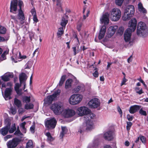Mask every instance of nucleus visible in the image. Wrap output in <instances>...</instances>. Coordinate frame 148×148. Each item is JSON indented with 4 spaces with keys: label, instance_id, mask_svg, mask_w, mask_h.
Masks as SVG:
<instances>
[{
    "label": "nucleus",
    "instance_id": "69168bd1",
    "mask_svg": "<svg viewBox=\"0 0 148 148\" xmlns=\"http://www.w3.org/2000/svg\"><path fill=\"white\" fill-rule=\"evenodd\" d=\"M93 75L95 77H97L98 76V73L97 71H95V72L93 73Z\"/></svg>",
    "mask_w": 148,
    "mask_h": 148
},
{
    "label": "nucleus",
    "instance_id": "c9c22d12",
    "mask_svg": "<svg viewBox=\"0 0 148 148\" xmlns=\"http://www.w3.org/2000/svg\"><path fill=\"white\" fill-rule=\"evenodd\" d=\"M33 105L32 103H27L25 106V108L27 110L31 109L33 108Z\"/></svg>",
    "mask_w": 148,
    "mask_h": 148
},
{
    "label": "nucleus",
    "instance_id": "b1692460",
    "mask_svg": "<svg viewBox=\"0 0 148 148\" xmlns=\"http://www.w3.org/2000/svg\"><path fill=\"white\" fill-rule=\"evenodd\" d=\"M95 114L92 113L90 110L89 113L88 114L86 115L84 117V119L85 121H86L88 119L91 120V119H93L95 117Z\"/></svg>",
    "mask_w": 148,
    "mask_h": 148
},
{
    "label": "nucleus",
    "instance_id": "49530a36",
    "mask_svg": "<svg viewBox=\"0 0 148 148\" xmlns=\"http://www.w3.org/2000/svg\"><path fill=\"white\" fill-rule=\"evenodd\" d=\"M84 86L83 85H79L77 86V87L74 89L75 91L76 92H78L81 89L82 87H83Z\"/></svg>",
    "mask_w": 148,
    "mask_h": 148
},
{
    "label": "nucleus",
    "instance_id": "680f3d73",
    "mask_svg": "<svg viewBox=\"0 0 148 148\" xmlns=\"http://www.w3.org/2000/svg\"><path fill=\"white\" fill-rule=\"evenodd\" d=\"M10 17L12 19L14 20L15 23H17V24L18 23V21L16 19V18L15 16H12V15H11L10 16Z\"/></svg>",
    "mask_w": 148,
    "mask_h": 148
},
{
    "label": "nucleus",
    "instance_id": "bb28decb",
    "mask_svg": "<svg viewBox=\"0 0 148 148\" xmlns=\"http://www.w3.org/2000/svg\"><path fill=\"white\" fill-rule=\"evenodd\" d=\"M27 78L26 75L24 73H22L19 75V80L20 83L21 84L22 83L25 82Z\"/></svg>",
    "mask_w": 148,
    "mask_h": 148
},
{
    "label": "nucleus",
    "instance_id": "a19ab883",
    "mask_svg": "<svg viewBox=\"0 0 148 148\" xmlns=\"http://www.w3.org/2000/svg\"><path fill=\"white\" fill-rule=\"evenodd\" d=\"M136 92L139 95L143 93V90L142 88H140L139 87H136L135 88Z\"/></svg>",
    "mask_w": 148,
    "mask_h": 148
},
{
    "label": "nucleus",
    "instance_id": "79ce46f5",
    "mask_svg": "<svg viewBox=\"0 0 148 148\" xmlns=\"http://www.w3.org/2000/svg\"><path fill=\"white\" fill-rule=\"evenodd\" d=\"M124 0H115V3L116 4L119 6H121Z\"/></svg>",
    "mask_w": 148,
    "mask_h": 148
},
{
    "label": "nucleus",
    "instance_id": "5fc2aeb1",
    "mask_svg": "<svg viewBox=\"0 0 148 148\" xmlns=\"http://www.w3.org/2000/svg\"><path fill=\"white\" fill-rule=\"evenodd\" d=\"M12 136L10 135H8L4 137V140L5 141H7L8 139L11 138Z\"/></svg>",
    "mask_w": 148,
    "mask_h": 148
},
{
    "label": "nucleus",
    "instance_id": "0e129e2a",
    "mask_svg": "<svg viewBox=\"0 0 148 148\" xmlns=\"http://www.w3.org/2000/svg\"><path fill=\"white\" fill-rule=\"evenodd\" d=\"M33 21L36 23L38 22V20L37 17L36 15L33 16Z\"/></svg>",
    "mask_w": 148,
    "mask_h": 148
},
{
    "label": "nucleus",
    "instance_id": "c03bdc74",
    "mask_svg": "<svg viewBox=\"0 0 148 148\" xmlns=\"http://www.w3.org/2000/svg\"><path fill=\"white\" fill-rule=\"evenodd\" d=\"M99 145V143L98 140L95 141L93 143V145H92L91 146V144H89L88 146V147L90 148L93 147H95Z\"/></svg>",
    "mask_w": 148,
    "mask_h": 148
},
{
    "label": "nucleus",
    "instance_id": "39448f33",
    "mask_svg": "<svg viewBox=\"0 0 148 148\" xmlns=\"http://www.w3.org/2000/svg\"><path fill=\"white\" fill-rule=\"evenodd\" d=\"M83 99V96L79 94L71 95L69 99V103L71 105H75L79 104Z\"/></svg>",
    "mask_w": 148,
    "mask_h": 148
},
{
    "label": "nucleus",
    "instance_id": "bf43d9fd",
    "mask_svg": "<svg viewBox=\"0 0 148 148\" xmlns=\"http://www.w3.org/2000/svg\"><path fill=\"white\" fill-rule=\"evenodd\" d=\"M26 124V123L25 122H24L23 123L20 124V126L21 129L25 128V125Z\"/></svg>",
    "mask_w": 148,
    "mask_h": 148
},
{
    "label": "nucleus",
    "instance_id": "dca6fc26",
    "mask_svg": "<svg viewBox=\"0 0 148 148\" xmlns=\"http://www.w3.org/2000/svg\"><path fill=\"white\" fill-rule=\"evenodd\" d=\"M18 1L17 0H12L11 1L10 5V12L16 14L15 12L17 11V4L18 3Z\"/></svg>",
    "mask_w": 148,
    "mask_h": 148
},
{
    "label": "nucleus",
    "instance_id": "de8ad7c7",
    "mask_svg": "<svg viewBox=\"0 0 148 148\" xmlns=\"http://www.w3.org/2000/svg\"><path fill=\"white\" fill-rule=\"evenodd\" d=\"M30 101V97L27 96L25 97L23 99V102L26 103L29 102Z\"/></svg>",
    "mask_w": 148,
    "mask_h": 148
},
{
    "label": "nucleus",
    "instance_id": "052dcab7",
    "mask_svg": "<svg viewBox=\"0 0 148 148\" xmlns=\"http://www.w3.org/2000/svg\"><path fill=\"white\" fill-rule=\"evenodd\" d=\"M35 128V127L34 125H32L30 127V130L32 133H34V132Z\"/></svg>",
    "mask_w": 148,
    "mask_h": 148
},
{
    "label": "nucleus",
    "instance_id": "4d7b16f0",
    "mask_svg": "<svg viewBox=\"0 0 148 148\" xmlns=\"http://www.w3.org/2000/svg\"><path fill=\"white\" fill-rule=\"evenodd\" d=\"M127 118L129 121H132L133 119V116H131L130 114L127 115Z\"/></svg>",
    "mask_w": 148,
    "mask_h": 148
},
{
    "label": "nucleus",
    "instance_id": "ddd939ff",
    "mask_svg": "<svg viewBox=\"0 0 148 148\" xmlns=\"http://www.w3.org/2000/svg\"><path fill=\"white\" fill-rule=\"evenodd\" d=\"M88 104L90 108H95L99 106L100 103L98 99L94 98L90 101Z\"/></svg>",
    "mask_w": 148,
    "mask_h": 148
},
{
    "label": "nucleus",
    "instance_id": "0eeeda50",
    "mask_svg": "<svg viewBox=\"0 0 148 148\" xmlns=\"http://www.w3.org/2000/svg\"><path fill=\"white\" fill-rule=\"evenodd\" d=\"M23 2L19 0L18 2V6L19 9L18 10V13L17 15L18 19L20 20V23L22 25L24 23V20L25 19V16L24 13L22 10V7L23 6Z\"/></svg>",
    "mask_w": 148,
    "mask_h": 148
},
{
    "label": "nucleus",
    "instance_id": "37998d69",
    "mask_svg": "<svg viewBox=\"0 0 148 148\" xmlns=\"http://www.w3.org/2000/svg\"><path fill=\"white\" fill-rule=\"evenodd\" d=\"M124 30V29L123 27H120L118 29L117 32L120 35H121L123 33Z\"/></svg>",
    "mask_w": 148,
    "mask_h": 148
},
{
    "label": "nucleus",
    "instance_id": "e433bc0d",
    "mask_svg": "<svg viewBox=\"0 0 148 148\" xmlns=\"http://www.w3.org/2000/svg\"><path fill=\"white\" fill-rule=\"evenodd\" d=\"M68 22V20L63 17L62 19L60 25L62 27H65Z\"/></svg>",
    "mask_w": 148,
    "mask_h": 148
},
{
    "label": "nucleus",
    "instance_id": "4be33fe9",
    "mask_svg": "<svg viewBox=\"0 0 148 148\" xmlns=\"http://www.w3.org/2000/svg\"><path fill=\"white\" fill-rule=\"evenodd\" d=\"M16 57H15V58L14 56L12 58V60L13 61L15 62H17V61L16 60H18L19 61L21 60L19 59H25L26 58V56H21L20 52H19V55L17 56L16 55Z\"/></svg>",
    "mask_w": 148,
    "mask_h": 148
},
{
    "label": "nucleus",
    "instance_id": "13d9d810",
    "mask_svg": "<svg viewBox=\"0 0 148 148\" xmlns=\"http://www.w3.org/2000/svg\"><path fill=\"white\" fill-rule=\"evenodd\" d=\"M9 49H7L3 53L2 55L1 56L2 57H3V56H4L3 58H4V57H5V55H6L7 54H8L9 52Z\"/></svg>",
    "mask_w": 148,
    "mask_h": 148
},
{
    "label": "nucleus",
    "instance_id": "2eb2a0df",
    "mask_svg": "<svg viewBox=\"0 0 148 148\" xmlns=\"http://www.w3.org/2000/svg\"><path fill=\"white\" fill-rule=\"evenodd\" d=\"M19 139L16 138L13 139L7 143L8 148H15L18 144Z\"/></svg>",
    "mask_w": 148,
    "mask_h": 148
},
{
    "label": "nucleus",
    "instance_id": "f03ea898",
    "mask_svg": "<svg viewBox=\"0 0 148 148\" xmlns=\"http://www.w3.org/2000/svg\"><path fill=\"white\" fill-rule=\"evenodd\" d=\"M50 108L55 114H62L64 109V103L61 102L54 103L51 106Z\"/></svg>",
    "mask_w": 148,
    "mask_h": 148
},
{
    "label": "nucleus",
    "instance_id": "a18cd8bd",
    "mask_svg": "<svg viewBox=\"0 0 148 148\" xmlns=\"http://www.w3.org/2000/svg\"><path fill=\"white\" fill-rule=\"evenodd\" d=\"M139 112L141 115L144 116H146L147 115L146 111L143 110L142 108H141Z\"/></svg>",
    "mask_w": 148,
    "mask_h": 148
},
{
    "label": "nucleus",
    "instance_id": "a878e982",
    "mask_svg": "<svg viewBox=\"0 0 148 148\" xmlns=\"http://www.w3.org/2000/svg\"><path fill=\"white\" fill-rule=\"evenodd\" d=\"M21 84L20 83L19 84L18 83H16L15 84L14 87L15 90L17 94L19 95L22 94V90L19 89L20 87L21 86Z\"/></svg>",
    "mask_w": 148,
    "mask_h": 148
},
{
    "label": "nucleus",
    "instance_id": "09e8293b",
    "mask_svg": "<svg viewBox=\"0 0 148 148\" xmlns=\"http://www.w3.org/2000/svg\"><path fill=\"white\" fill-rule=\"evenodd\" d=\"M132 125V123L130 122H127V125L126 126V129L127 131L130 130V127Z\"/></svg>",
    "mask_w": 148,
    "mask_h": 148
},
{
    "label": "nucleus",
    "instance_id": "4468645a",
    "mask_svg": "<svg viewBox=\"0 0 148 148\" xmlns=\"http://www.w3.org/2000/svg\"><path fill=\"white\" fill-rule=\"evenodd\" d=\"M114 134L113 132L111 131H108L104 134L103 136L105 140L108 141H111L114 139Z\"/></svg>",
    "mask_w": 148,
    "mask_h": 148
},
{
    "label": "nucleus",
    "instance_id": "f8f14e48",
    "mask_svg": "<svg viewBox=\"0 0 148 148\" xmlns=\"http://www.w3.org/2000/svg\"><path fill=\"white\" fill-rule=\"evenodd\" d=\"M56 119L53 118L47 120L45 122L46 127L49 129H53L55 127L56 124Z\"/></svg>",
    "mask_w": 148,
    "mask_h": 148
},
{
    "label": "nucleus",
    "instance_id": "2f4dec72",
    "mask_svg": "<svg viewBox=\"0 0 148 148\" xmlns=\"http://www.w3.org/2000/svg\"><path fill=\"white\" fill-rule=\"evenodd\" d=\"M138 8L139 10L143 13H146V11L143 7L142 4L141 3H139L138 5Z\"/></svg>",
    "mask_w": 148,
    "mask_h": 148
},
{
    "label": "nucleus",
    "instance_id": "5701e85b",
    "mask_svg": "<svg viewBox=\"0 0 148 148\" xmlns=\"http://www.w3.org/2000/svg\"><path fill=\"white\" fill-rule=\"evenodd\" d=\"M140 107V106L137 105L132 106L130 108L129 111L130 113L133 114L139 110Z\"/></svg>",
    "mask_w": 148,
    "mask_h": 148
},
{
    "label": "nucleus",
    "instance_id": "1a4fd4ad",
    "mask_svg": "<svg viewBox=\"0 0 148 148\" xmlns=\"http://www.w3.org/2000/svg\"><path fill=\"white\" fill-rule=\"evenodd\" d=\"M77 112L79 116H86L89 113L90 110L86 107L82 106L78 108Z\"/></svg>",
    "mask_w": 148,
    "mask_h": 148
},
{
    "label": "nucleus",
    "instance_id": "774afa93",
    "mask_svg": "<svg viewBox=\"0 0 148 148\" xmlns=\"http://www.w3.org/2000/svg\"><path fill=\"white\" fill-rule=\"evenodd\" d=\"M127 81V80L125 77H124L122 81L121 86H122L124 84L125 82Z\"/></svg>",
    "mask_w": 148,
    "mask_h": 148
},
{
    "label": "nucleus",
    "instance_id": "3c124183",
    "mask_svg": "<svg viewBox=\"0 0 148 148\" xmlns=\"http://www.w3.org/2000/svg\"><path fill=\"white\" fill-rule=\"evenodd\" d=\"M25 111L24 109L22 108H20L18 110V112L19 114H22Z\"/></svg>",
    "mask_w": 148,
    "mask_h": 148
},
{
    "label": "nucleus",
    "instance_id": "603ef678",
    "mask_svg": "<svg viewBox=\"0 0 148 148\" xmlns=\"http://www.w3.org/2000/svg\"><path fill=\"white\" fill-rule=\"evenodd\" d=\"M38 49H39L38 48L36 49L35 50V51H34V52L33 53V57L34 56H35V55L36 54H37V57L38 56V54L39 53V51H38Z\"/></svg>",
    "mask_w": 148,
    "mask_h": 148
},
{
    "label": "nucleus",
    "instance_id": "9d476101",
    "mask_svg": "<svg viewBox=\"0 0 148 148\" xmlns=\"http://www.w3.org/2000/svg\"><path fill=\"white\" fill-rule=\"evenodd\" d=\"M60 93V90H58L57 91L54 92L52 95L48 96L47 98L44 99L45 102L46 103H50L52 101L59 95Z\"/></svg>",
    "mask_w": 148,
    "mask_h": 148
},
{
    "label": "nucleus",
    "instance_id": "72a5a7b5",
    "mask_svg": "<svg viewBox=\"0 0 148 148\" xmlns=\"http://www.w3.org/2000/svg\"><path fill=\"white\" fill-rule=\"evenodd\" d=\"M14 103L18 108L21 106L22 104L21 101L16 98L14 99Z\"/></svg>",
    "mask_w": 148,
    "mask_h": 148
},
{
    "label": "nucleus",
    "instance_id": "6e6552de",
    "mask_svg": "<svg viewBox=\"0 0 148 148\" xmlns=\"http://www.w3.org/2000/svg\"><path fill=\"white\" fill-rule=\"evenodd\" d=\"M121 16V12L120 10L117 8H114L112 10L111 16V19L114 21L119 20Z\"/></svg>",
    "mask_w": 148,
    "mask_h": 148
},
{
    "label": "nucleus",
    "instance_id": "cd10ccee",
    "mask_svg": "<svg viewBox=\"0 0 148 148\" xmlns=\"http://www.w3.org/2000/svg\"><path fill=\"white\" fill-rule=\"evenodd\" d=\"M45 135L47 136V141L49 143L53 141L55 139V138L53 137L51 135V134L49 132H47L45 133Z\"/></svg>",
    "mask_w": 148,
    "mask_h": 148
},
{
    "label": "nucleus",
    "instance_id": "423d86ee",
    "mask_svg": "<svg viewBox=\"0 0 148 148\" xmlns=\"http://www.w3.org/2000/svg\"><path fill=\"white\" fill-rule=\"evenodd\" d=\"M85 121L86 124H84L80 127L78 131V133L81 134L86 130H90L94 128L93 124L92 121L88 119Z\"/></svg>",
    "mask_w": 148,
    "mask_h": 148
},
{
    "label": "nucleus",
    "instance_id": "9b49d317",
    "mask_svg": "<svg viewBox=\"0 0 148 148\" xmlns=\"http://www.w3.org/2000/svg\"><path fill=\"white\" fill-rule=\"evenodd\" d=\"M75 112L71 109H64L62 114L65 117L69 118L74 116L75 114Z\"/></svg>",
    "mask_w": 148,
    "mask_h": 148
},
{
    "label": "nucleus",
    "instance_id": "c756f323",
    "mask_svg": "<svg viewBox=\"0 0 148 148\" xmlns=\"http://www.w3.org/2000/svg\"><path fill=\"white\" fill-rule=\"evenodd\" d=\"M62 131L60 133V136L62 138L65 134H66L68 132V130L66 127H62Z\"/></svg>",
    "mask_w": 148,
    "mask_h": 148
},
{
    "label": "nucleus",
    "instance_id": "6e6d98bb",
    "mask_svg": "<svg viewBox=\"0 0 148 148\" xmlns=\"http://www.w3.org/2000/svg\"><path fill=\"white\" fill-rule=\"evenodd\" d=\"M10 111L11 112V113L13 114H16V109L14 108H11L10 109Z\"/></svg>",
    "mask_w": 148,
    "mask_h": 148
},
{
    "label": "nucleus",
    "instance_id": "338daca9",
    "mask_svg": "<svg viewBox=\"0 0 148 148\" xmlns=\"http://www.w3.org/2000/svg\"><path fill=\"white\" fill-rule=\"evenodd\" d=\"M140 140L142 143H144L145 140V138L144 136H141L140 137Z\"/></svg>",
    "mask_w": 148,
    "mask_h": 148
},
{
    "label": "nucleus",
    "instance_id": "c85d7f7f",
    "mask_svg": "<svg viewBox=\"0 0 148 148\" xmlns=\"http://www.w3.org/2000/svg\"><path fill=\"white\" fill-rule=\"evenodd\" d=\"M73 82V80L71 79H68L66 82L65 88L66 89H68L70 88L72 85V84Z\"/></svg>",
    "mask_w": 148,
    "mask_h": 148
},
{
    "label": "nucleus",
    "instance_id": "f257e3e1",
    "mask_svg": "<svg viewBox=\"0 0 148 148\" xmlns=\"http://www.w3.org/2000/svg\"><path fill=\"white\" fill-rule=\"evenodd\" d=\"M137 24V20L135 18L132 19L129 22V27L125 31L124 34V39L126 42L130 40L132 35V32H134L136 29Z\"/></svg>",
    "mask_w": 148,
    "mask_h": 148
},
{
    "label": "nucleus",
    "instance_id": "58836bf2",
    "mask_svg": "<svg viewBox=\"0 0 148 148\" xmlns=\"http://www.w3.org/2000/svg\"><path fill=\"white\" fill-rule=\"evenodd\" d=\"M33 147L32 141L31 140H29L27 143L26 148H33Z\"/></svg>",
    "mask_w": 148,
    "mask_h": 148
},
{
    "label": "nucleus",
    "instance_id": "864d4df0",
    "mask_svg": "<svg viewBox=\"0 0 148 148\" xmlns=\"http://www.w3.org/2000/svg\"><path fill=\"white\" fill-rule=\"evenodd\" d=\"M117 109L118 111L120 113V114L121 115V117L122 116L123 112L119 106H118L117 107Z\"/></svg>",
    "mask_w": 148,
    "mask_h": 148
},
{
    "label": "nucleus",
    "instance_id": "6ab92c4d",
    "mask_svg": "<svg viewBox=\"0 0 148 148\" xmlns=\"http://www.w3.org/2000/svg\"><path fill=\"white\" fill-rule=\"evenodd\" d=\"M13 75L10 73H7L2 76V79L4 81L7 82L10 80V78L13 77Z\"/></svg>",
    "mask_w": 148,
    "mask_h": 148
},
{
    "label": "nucleus",
    "instance_id": "393cba45",
    "mask_svg": "<svg viewBox=\"0 0 148 148\" xmlns=\"http://www.w3.org/2000/svg\"><path fill=\"white\" fill-rule=\"evenodd\" d=\"M9 130V126H6L2 128L0 130V133L3 136H5L7 134Z\"/></svg>",
    "mask_w": 148,
    "mask_h": 148
},
{
    "label": "nucleus",
    "instance_id": "f704fd0d",
    "mask_svg": "<svg viewBox=\"0 0 148 148\" xmlns=\"http://www.w3.org/2000/svg\"><path fill=\"white\" fill-rule=\"evenodd\" d=\"M16 130V127L15 126V124L14 123V124L12 125L11 128H9V132L10 133H13L14 131H15Z\"/></svg>",
    "mask_w": 148,
    "mask_h": 148
},
{
    "label": "nucleus",
    "instance_id": "ea45409f",
    "mask_svg": "<svg viewBox=\"0 0 148 148\" xmlns=\"http://www.w3.org/2000/svg\"><path fill=\"white\" fill-rule=\"evenodd\" d=\"M6 31V29L4 27L0 25V34H5Z\"/></svg>",
    "mask_w": 148,
    "mask_h": 148
},
{
    "label": "nucleus",
    "instance_id": "a211bd4d",
    "mask_svg": "<svg viewBox=\"0 0 148 148\" xmlns=\"http://www.w3.org/2000/svg\"><path fill=\"white\" fill-rule=\"evenodd\" d=\"M101 23H103L104 25L108 24L109 22V14L108 13H106L103 14L100 19Z\"/></svg>",
    "mask_w": 148,
    "mask_h": 148
},
{
    "label": "nucleus",
    "instance_id": "4c0bfd02",
    "mask_svg": "<svg viewBox=\"0 0 148 148\" xmlns=\"http://www.w3.org/2000/svg\"><path fill=\"white\" fill-rule=\"evenodd\" d=\"M64 31L63 27H60L57 32V36L58 37H60L63 34Z\"/></svg>",
    "mask_w": 148,
    "mask_h": 148
},
{
    "label": "nucleus",
    "instance_id": "7c9ffc66",
    "mask_svg": "<svg viewBox=\"0 0 148 148\" xmlns=\"http://www.w3.org/2000/svg\"><path fill=\"white\" fill-rule=\"evenodd\" d=\"M66 75H64L62 76L59 84H58V86H62L66 78Z\"/></svg>",
    "mask_w": 148,
    "mask_h": 148
},
{
    "label": "nucleus",
    "instance_id": "473e14b6",
    "mask_svg": "<svg viewBox=\"0 0 148 148\" xmlns=\"http://www.w3.org/2000/svg\"><path fill=\"white\" fill-rule=\"evenodd\" d=\"M14 134L21 138L23 137V134L19 130V127L18 126L17 130L15 132Z\"/></svg>",
    "mask_w": 148,
    "mask_h": 148
},
{
    "label": "nucleus",
    "instance_id": "f3484780",
    "mask_svg": "<svg viewBox=\"0 0 148 148\" xmlns=\"http://www.w3.org/2000/svg\"><path fill=\"white\" fill-rule=\"evenodd\" d=\"M12 89L13 88L11 87L6 88L4 96L5 100H7L11 99L10 95L12 92Z\"/></svg>",
    "mask_w": 148,
    "mask_h": 148
},
{
    "label": "nucleus",
    "instance_id": "8fccbe9b",
    "mask_svg": "<svg viewBox=\"0 0 148 148\" xmlns=\"http://www.w3.org/2000/svg\"><path fill=\"white\" fill-rule=\"evenodd\" d=\"M82 26V24L78 23L77 25V30L79 32L81 30V28Z\"/></svg>",
    "mask_w": 148,
    "mask_h": 148
},
{
    "label": "nucleus",
    "instance_id": "7ed1b4c3",
    "mask_svg": "<svg viewBox=\"0 0 148 148\" xmlns=\"http://www.w3.org/2000/svg\"><path fill=\"white\" fill-rule=\"evenodd\" d=\"M135 12V9L132 5L127 6L125 9L123 16V21H126L129 20L134 15Z\"/></svg>",
    "mask_w": 148,
    "mask_h": 148
},
{
    "label": "nucleus",
    "instance_id": "20e7f679",
    "mask_svg": "<svg viewBox=\"0 0 148 148\" xmlns=\"http://www.w3.org/2000/svg\"><path fill=\"white\" fill-rule=\"evenodd\" d=\"M148 30L145 23L143 22H140L138 24L137 34L138 36L145 37L147 35Z\"/></svg>",
    "mask_w": 148,
    "mask_h": 148
},
{
    "label": "nucleus",
    "instance_id": "e2e57ef3",
    "mask_svg": "<svg viewBox=\"0 0 148 148\" xmlns=\"http://www.w3.org/2000/svg\"><path fill=\"white\" fill-rule=\"evenodd\" d=\"M31 13L33 16L36 15V11L34 9H33L31 10Z\"/></svg>",
    "mask_w": 148,
    "mask_h": 148
},
{
    "label": "nucleus",
    "instance_id": "aec40b11",
    "mask_svg": "<svg viewBox=\"0 0 148 148\" xmlns=\"http://www.w3.org/2000/svg\"><path fill=\"white\" fill-rule=\"evenodd\" d=\"M118 28V27L117 26H112L110 27L108 29V34L111 36H113Z\"/></svg>",
    "mask_w": 148,
    "mask_h": 148
},
{
    "label": "nucleus",
    "instance_id": "412c9836",
    "mask_svg": "<svg viewBox=\"0 0 148 148\" xmlns=\"http://www.w3.org/2000/svg\"><path fill=\"white\" fill-rule=\"evenodd\" d=\"M106 27L105 25H103L100 31L99 35V39L101 40L104 37L106 32Z\"/></svg>",
    "mask_w": 148,
    "mask_h": 148
}]
</instances>
